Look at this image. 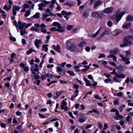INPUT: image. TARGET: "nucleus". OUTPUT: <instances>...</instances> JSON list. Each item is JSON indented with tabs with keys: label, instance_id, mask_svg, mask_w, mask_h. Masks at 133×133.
<instances>
[{
	"label": "nucleus",
	"instance_id": "nucleus-17",
	"mask_svg": "<svg viewBox=\"0 0 133 133\" xmlns=\"http://www.w3.org/2000/svg\"><path fill=\"white\" fill-rule=\"evenodd\" d=\"M102 3V2L99 1H98L95 3L94 5V8L95 9L96 8L97 6L101 4Z\"/></svg>",
	"mask_w": 133,
	"mask_h": 133
},
{
	"label": "nucleus",
	"instance_id": "nucleus-8",
	"mask_svg": "<svg viewBox=\"0 0 133 133\" xmlns=\"http://www.w3.org/2000/svg\"><path fill=\"white\" fill-rule=\"evenodd\" d=\"M115 68L117 70L122 71L125 70L127 68L125 66L119 65L116 66Z\"/></svg>",
	"mask_w": 133,
	"mask_h": 133
},
{
	"label": "nucleus",
	"instance_id": "nucleus-45",
	"mask_svg": "<svg viewBox=\"0 0 133 133\" xmlns=\"http://www.w3.org/2000/svg\"><path fill=\"white\" fill-rule=\"evenodd\" d=\"M121 19V18L119 17L117 15H116V20L117 22H118Z\"/></svg>",
	"mask_w": 133,
	"mask_h": 133
},
{
	"label": "nucleus",
	"instance_id": "nucleus-14",
	"mask_svg": "<svg viewBox=\"0 0 133 133\" xmlns=\"http://www.w3.org/2000/svg\"><path fill=\"white\" fill-rule=\"evenodd\" d=\"M63 92L62 91L61 92H56V94H55L53 95V97L55 99H56Z\"/></svg>",
	"mask_w": 133,
	"mask_h": 133
},
{
	"label": "nucleus",
	"instance_id": "nucleus-19",
	"mask_svg": "<svg viewBox=\"0 0 133 133\" xmlns=\"http://www.w3.org/2000/svg\"><path fill=\"white\" fill-rule=\"evenodd\" d=\"M53 24L55 26H57L58 28H61L62 26H61V24L58 22H54L53 23Z\"/></svg>",
	"mask_w": 133,
	"mask_h": 133
},
{
	"label": "nucleus",
	"instance_id": "nucleus-26",
	"mask_svg": "<svg viewBox=\"0 0 133 133\" xmlns=\"http://www.w3.org/2000/svg\"><path fill=\"white\" fill-rule=\"evenodd\" d=\"M40 13L39 12H37L36 13L35 15H34L32 17L35 18H38L40 17Z\"/></svg>",
	"mask_w": 133,
	"mask_h": 133
},
{
	"label": "nucleus",
	"instance_id": "nucleus-1",
	"mask_svg": "<svg viewBox=\"0 0 133 133\" xmlns=\"http://www.w3.org/2000/svg\"><path fill=\"white\" fill-rule=\"evenodd\" d=\"M66 49L71 52H74L77 54L79 52V49L76 45V44L71 41V39L67 40L66 42Z\"/></svg>",
	"mask_w": 133,
	"mask_h": 133
},
{
	"label": "nucleus",
	"instance_id": "nucleus-47",
	"mask_svg": "<svg viewBox=\"0 0 133 133\" xmlns=\"http://www.w3.org/2000/svg\"><path fill=\"white\" fill-rule=\"evenodd\" d=\"M88 77L89 79H91L92 81H94L93 77H92V75H88Z\"/></svg>",
	"mask_w": 133,
	"mask_h": 133
},
{
	"label": "nucleus",
	"instance_id": "nucleus-22",
	"mask_svg": "<svg viewBox=\"0 0 133 133\" xmlns=\"http://www.w3.org/2000/svg\"><path fill=\"white\" fill-rule=\"evenodd\" d=\"M71 12H66V15H65L64 16V17L65 18L66 21L68 20V19L69 17L68 16L71 15Z\"/></svg>",
	"mask_w": 133,
	"mask_h": 133
},
{
	"label": "nucleus",
	"instance_id": "nucleus-23",
	"mask_svg": "<svg viewBox=\"0 0 133 133\" xmlns=\"http://www.w3.org/2000/svg\"><path fill=\"white\" fill-rule=\"evenodd\" d=\"M73 5L71 2L68 1L63 4L64 5H67L69 6H71Z\"/></svg>",
	"mask_w": 133,
	"mask_h": 133
},
{
	"label": "nucleus",
	"instance_id": "nucleus-46",
	"mask_svg": "<svg viewBox=\"0 0 133 133\" xmlns=\"http://www.w3.org/2000/svg\"><path fill=\"white\" fill-rule=\"evenodd\" d=\"M117 77H113V79L114 81L116 82H120L118 79L117 78Z\"/></svg>",
	"mask_w": 133,
	"mask_h": 133
},
{
	"label": "nucleus",
	"instance_id": "nucleus-41",
	"mask_svg": "<svg viewBox=\"0 0 133 133\" xmlns=\"http://www.w3.org/2000/svg\"><path fill=\"white\" fill-rule=\"evenodd\" d=\"M3 8L5 10L7 11L10 10V8L9 9L7 5H6L4 6Z\"/></svg>",
	"mask_w": 133,
	"mask_h": 133
},
{
	"label": "nucleus",
	"instance_id": "nucleus-64",
	"mask_svg": "<svg viewBox=\"0 0 133 133\" xmlns=\"http://www.w3.org/2000/svg\"><path fill=\"white\" fill-rule=\"evenodd\" d=\"M40 77L38 75H35L34 77V78L35 79H38Z\"/></svg>",
	"mask_w": 133,
	"mask_h": 133
},
{
	"label": "nucleus",
	"instance_id": "nucleus-20",
	"mask_svg": "<svg viewBox=\"0 0 133 133\" xmlns=\"http://www.w3.org/2000/svg\"><path fill=\"white\" fill-rule=\"evenodd\" d=\"M116 76L118 78H124L125 77V75L123 74H116Z\"/></svg>",
	"mask_w": 133,
	"mask_h": 133
},
{
	"label": "nucleus",
	"instance_id": "nucleus-39",
	"mask_svg": "<svg viewBox=\"0 0 133 133\" xmlns=\"http://www.w3.org/2000/svg\"><path fill=\"white\" fill-rule=\"evenodd\" d=\"M79 121L80 123H82L85 121V119L83 118H80L79 119Z\"/></svg>",
	"mask_w": 133,
	"mask_h": 133
},
{
	"label": "nucleus",
	"instance_id": "nucleus-38",
	"mask_svg": "<svg viewBox=\"0 0 133 133\" xmlns=\"http://www.w3.org/2000/svg\"><path fill=\"white\" fill-rule=\"evenodd\" d=\"M83 79L84 81L86 83H90V81L88 80L87 78H86L85 77H84L83 78Z\"/></svg>",
	"mask_w": 133,
	"mask_h": 133
},
{
	"label": "nucleus",
	"instance_id": "nucleus-24",
	"mask_svg": "<svg viewBox=\"0 0 133 133\" xmlns=\"http://www.w3.org/2000/svg\"><path fill=\"white\" fill-rule=\"evenodd\" d=\"M21 9V7H19L17 5H13V6L12 10H15L16 11H18Z\"/></svg>",
	"mask_w": 133,
	"mask_h": 133
},
{
	"label": "nucleus",
	"instance_id": "nucleus-60",
	"mask_svg": "<svg viewBox=\"0 0 133 133\" xmlns=\"http://www.w3.org/2000/svg\"><path fill=\"white\" fill-rule=\"evenodd\" d=\"M4 80H8V81H10L11 80V77H6L4 79Z\"/></svg>",
	"mask_w": 133,
	"mask_h": 133
},
{
	"label": "nucleus",
	"instance_id": "nucleus-15",
	"mask_svg": "<svg viewBox=\"0 0 133 133\" xmlns=\"http://www.w3.org/2000/svg\"><path fill=\"white\" fill-rule=\"evenodd\" d=\"M131 25V24L130 23H128L127 24H125L123 25V27L126 29H128V28H130Z\"/></svg>",
	"mask_w": 133,
	"mask_h": 133
},
{
	"label": "nucleus",
	"instance_id": "nucleus-57",
	"mask_svg": "<svg viewBox=\"0 0 133 133\" xmlns=\"http://www.w3.org/2000/svg\"><path fill=\"white\" fill-rule=\"evenodd\" d=\"M34 86L36 88H39V87L40 84H35Z\"/></svg>",
	"mask_w": 133,
	"mask_h": 133
},
{
	"label": "nucleus",
	"instance_id": "nucleus-42",
	"mask_svg": "<svg viewBox=\"0 0 133 133\" xmlns=\"http://www.w3.org/2000/svg\"><path fill=\"white\" fill-rule=\"evenodd\" d=\"M123 31L122 30H119L116 33V34L114 36H117L120 34Z\"/></svg>",
	"mask_w": 133,
	"mask_h": 133
},
{
	"label": "nucleus",
	"instance_id": "nucleus-3",
	"mask_svg": "<svg viewBox=\"0 0 133 133\" xmlns=\"http://www.w3.org/2000/svg\"><path fill=\"white\" fill-rule=\"evenodd\" d=\"M132 43L129 41V39L126 38L124 39L123 43L120 45V46L121 47H124L127 46H130L132 45Z\"/></svg>",
	"mask_w": 133,
	"mask_h": 133
},
{
	"label": "nucleus",
	"instance_id": "nucleus-50",
	"mask_svg": "<svg viewBox=\"0 0 133 133\" xmlns=\"http://www.w3.org/2000/svg\"><path fill=\"white\" fill-rule=\"evenodd\" d=\"M39 115L41 118H44L45 117V115L41 114H39Z\"/></svg>",
	"mask_w": 133,
	"mask_h": 133
},
{
	"label": "nucleus",
	"instance_id": "nucleus-52",
	"mask_svg": "<svg viewBox=\"0 0 133 133\" xmlns=\"http://www.w3.org/2000/svg\"><path fill=\"white\" fill-rule=\"evenodd\" d=\"M125 105H123L122 106H121L119 109L120 112H122L123 110V107H125Z\"/></svg>",
	"mask_w": 133,
	"mask_h": 133
},
{
	"label": "nucleus",
	"instance_id": "nucleus-34",
	"mask_svg": "<svg viewBox=\"0 0 133 133\" xmlns=\"http://www.w3.org/2000/svg\"><path fill=\"white\" fill-rule=\"evenodd\" d=\"M42 1H43V3L44 4V5L45 6V7L46 5L50 3L49 1H46L45 0H42Z\"/></svg>",
	"mask_w": 133,
	"mask_h": 133
},
{
	"label": "nucleus",
	"instance_id": "nucleus-5",
	"mask_svg": "<svg viewBox=\"0 0 133 133\" xmlns=\"http://www.w3.org/2000/svg\"><path fill=\"white\" fill-rule=\"evenodd\" d=\"M114 10V7L111 6L105 9L104 10L103 12L106 14H110Z\"/></svg>",
	"mask_w": 133,
	"mask_h": 133
},
{
	"label": "nucleus",
	"instance_id": "nucleus-55",
	"mask_svg": "<svg viewBox=\"0 0 133 133\" xmlns=\"http://www.w3.org/2000/svg\"><path fill=\"white\" fill-rule=\"evenodd\" d=\"M24 70L25 71L27 72L29 70V68L28 67L25 66L24 67Z\"/></svg>",
	"mask_w": 133,
	"mask_h": 133
},
{
	"label": "nucleus",
	"instance_id": "nucleus-31",
	"mask_svg": "<svg viewBox=\"0 0 133 133\" xmlns=\"http://www.w3.org/2000/svg\"><path fill=\"white\" fill-rule=\"evenodd\" d=\"M68 74H70L71 76H74L75 75V74L73 71H72L68 70L67 71Z\"/></svg>",
	"mask_w": 133,
	"mask_h": 133
},
{
	"label": "nucleus",
	"instance_id": "nucleus-25",
	"mask_svg": "<svg viewBox=\"0 0 133 133\" xmlns=\"http://www.w3.org/2000/svg\"><path fill=\"white\" fill-rule=\"evenodd\" d=\"M48 44H44L42 46V48L43 49H44V50L45 52H46L48 51Z\"/></svg>",
	"mask_w": 133,
	"mask_h": 133
},
{
	"label": "nucleus",
	"instance_id": "nucleus-40",
	"mask_svg": "<svg viewBox=\"0 0 133 133\" xmlns=\"http://www.w3.org/2000/svg\"><path fill=\"white\" fill-rule=\"evenodd\" d=\"M105 55L104 54H100L98 57L99 58H105Z\"/></svg>",
	"mask_w": 133,
	"mask_h": 133
},
{
	"label": "nucleus",
	"instance_id": "nucleus-35",
	"mask_svg": "<svg viewBox=\"0 0 133 133\" xmlns=\"http://www.w3.org/2000/svg\"><path fill=\"white\" fill-rule=\"evenodd\" d=\"M126 121L128 122H129L130 121L132 120V118L129 115L126 118Z\"/></svg>",
	"mask_w": 133,
	"mask_h": 133
},
{
	"label": "nucleus",
	"instance_id": "nucleus-18",
	"mask_svg": "<svg viewBox=\"0 0 133 133\" xmlns=\"http://www.w3.org/2000/svg\"><path fill=\"white\" fill-rule=\"evenodd\" d=\"M109 31L108 29H105L102 34V36H104L105 35H109Z\"/></svg>",
	"mask_w": 133,
	"mask_h": 133
},
{
	"label": "nucleus",
	"instance_id": "nucleus-61",
	"mask_svg": "<svg viewBox=\"0 0 133 133\" xmlns=\"http://www.w3.org/2000/svg\"><path fill=\"white\" fill-rule=\"evenodd\" d=\"M66 11L65 10H63L61 12V13L62 15H66Z\"/></svg>",
	"mask_w": 133,
	"mask_h": 133
},
{
	"label": "nucleus",
	"instance_id": "nucleus-53",
	"mask_svg": "<svg viewBox=\"0 0 133 133\" xmlns=\"http://www.w3.org/2000/svg\"><path fill=\"white\" fill-rule=\"evenodd\" d=\"M94 97L97 99L100 100L101 99V98L99 97V95H94Z\"/></svg>",
	"mask_w": 133,
	"mask_h": 133
},
{
	"label": "nucleus",
	"instance_id": "nucleus-13",
	"mask_svg": "<svg viewBox=\"0 0 133 133\" xmlns=\"http://www.w3.org/2000/svg\"><path fill=\"white\" fill-rule=\"evenodd\" d=\"M86 45V43L85 41L80 42L77 46L79 48L83 47Z\"/></svg>",
	"mask_w": 133,
	"mask_h": 133
},
{
	"label": "nucleus",
	"instance_id": "nucleus-29",
	"mask_svg": "<svg viewBox=\"0 0 133 133\" xmlns=\"http://www.w3.org/2000/svg\"><path fill=\"white\" fill-rule=\"evenodd\" d=\"M30 14V10H27L26 11L25 13L24 16L25 17H27L29 16Z\"/></svg>",
	"mask_w": 133,
	"mask_h": 133
},
{
	"label": "nucleus",
	"instance_id": "nucleus-32",
	"mask_svg": "<svg viewBox=\"0 0 133 133\" xmlns=\"http://www.w3.org/2000/svg\"><path fill=\"white\" fill-rule=\"evenodd\" d=\"M116 116L114 117L116 120H119V119H122L123 118V116L121 115H116Z\"/></svg>",
	"mask_w": 133,
	"mask_h": 133
},
{
	"label": "nucleus",
	"instance_id": "nucleus-44",
	"mask_svg": "<svg viewBox=\"0 0 133 133\" xmlns=\"http://www.w3.org/2000/svg\"><path fill=\"white\" fill-rule=\"evenodd\" d=\"M10 40L11 41H13V42H15L16 41V38L14 37H10Z\"/></svg>",
	"mask_w": 133,
	"mask_h": 133
},
{
	"label": "nucleus",
	"instance_id": "nucleus-56",
	"mask_svg": "<svg viewBox=\"0 0 133 133\" xmlns=\"http://www.w3.org/2000/svg\"><path fill=\"white\" fill-rule=\"evenodd\" d=\"M109 63L111 65H112L114 66H116V63H115L114 62H109Z\"/></svg>",
	"mask_w": 133,
	"mask_h": 133
},
{
	"label": "nucleus",
	"instance_id": "nucleus-4",
	"mask_svg": "<svg viewBox=\"0 0 133 133\" xmlns=\"http://www.w3.org/2000/svg\"><path fill=\"white\" fill-rule=\"evenodd\" d=\"M65 28L64 26H62V27L57 29L55 27H52L50 29L51 31H57L59 32H63L65 30Z\"/></svg>",
	"mask_w": 133,
	"mask_h": 133
},
{
	"label": "nucleus",
	"instance_id": "nucleus-58",
	"mask_svg": "<svg viewBox=\"0 0 133 133\" xmlns=\"http://www.w3.org/2000/svg\"><path fill=\"white\" fill-rule=\"evenodd\" d=\"M77 28H74L72 29V33H75L77 31Z\"/></svg>",
	"mask_w": 133,
	"mask_h": 133
},
{
	"label": "nucleus",
	"instance_id": "nucleus-37",
	"mask_svg": "<svg viewBox=\"0 0 133 133\" xmlns=\"http://www.w3.org/2000/svg\"><path fill=\"white\" fill-rule=\"evenodd\" d=\"M41 30L40 31L41 32L45 34L47 33V30L45 29L41 28Z\"/></svg>",
	"mask_w": 133,
	"mask_h": 133
},
{
	"label": "nucleus",
	"instance_id": "nucleus-49",
	"mask_svg": "<svg viewBox=\"0 0 133 133\" xmlns=\"http://www.w3.org/2000/svg\"><path fill=\"white\" fill-rule=\"evenodd\" d=\"M79 68V67L78 66H74V68L76 69H77L76 70V71L77 72H78L80 71L79 69H78Z\"/></svg>",
	"mask_w": 133,
	"mask_h": 133
},
{
	"label": "nucleus",
	"instance_id": "nucleus-10",
	"mask_svg": "<svg viewBox=\"0 0 133 133\" xmlns=\"http://www.w3.org/2000/svg\"><path fill=\"white\" fill-rule=\"evenodd\" d=\"M42 41L41 39L38 40L36 39L34 41V44L36 46L38 49L39 48L40 46H39V44L41 43Z\"/></svg>",
	"mask_w": 133,
	"mask_h": 133
},
{
	"label": "nucleus",
	"instance_id": "nucleus-63",
	"mask_svg": "<svg viewBox=\"0 0 133 133\" xmlns=\"http://www.w3.org/2000/svg\"><path fill=\"white\" fill-rule=\"evenodd\" d=\"M73 87L74 88L77 89L79 88V86L78 84H75L74 85Z\"/></svg>",
	"mask_w": 133,
	"mask_h": 133
},
{
	"label": "nucleus",
	"instance_id": "nucleus-43",
	"mask_svg": "<svg viewBox=\"0 0 133 133\" xmlns=\"http://www.w3.org/2000/svg\"><path fill=\"white\" fill-rule=\"evenodd\" d=\"M57 71L60 72H61L63 71L62 68L60 66H58L57 67Z\"/></svg>",
	"mask_w": 133,
	"mask_h": 133
},
{
	"label": "nucleus",
	"instance_id": "nucleus-28",
	"mask_svg": "<svg viewBox=\"0 0 133 133\" xmlns=\"http://www.w3.org/2000/svg\"><path fill=\"white\" fill-rule=\"evenodd\" d=\"M125 12L124 11H123L121 12L119 14H117L118 16L119 17H120L121 18H122L123 16L125 14Z\"/></svg>",
	"mask_w": 133,
	"mask_h": 133
},
{
	"label": "nucleus",
	"instance_id": "nucleus-59",
	"mask_svg": "<svg viewBox=\"0 0 133 133\" xmlns=\"http://www.w3.org/2000/svg\"><path fill=\"white\" fill-rule=\"evenodd\" d=\"M114 104L115 105H118L119 104V103L118 100L116 99L115 100L114 102Z\"/></svg>",
	"mask_w": 133,
	"mask_h": 133
},
{
	"label": "nucleus",
	"instance_id": "nucleus-33",
	"mask_svg": "<svg viewBox=\"0 0 133 133\" xmlns=\"http://www.w3.org/2000/svg\"><path fill=\"white\" fill-rule=\"evenodd\" d=\"M101 29V28H100L98 30L94 35H92V37L94 38L96 37V36L99 34Z\"/></svg>",
	"mask_w": 133,
	"mask_h": 133
},
{
	"label": "nucleus",
	"instance_id": "nucleus-27",
	"mask_svg": "<svg viewBox=\"0 0 133 133\" xmlns=\"http://www.w3.org/2000/svg\"><path fill=\"white\" fill-rule=\"evenodd\" d=\"M35 50L33 49L32 48H31L29 49L27 52V55H29L32 52H35Z\"/></svg>",
	"mask_w": 133,
	"mask_h": 133
},
{
	"label": "nucleus",
	"instance_id": "nucleus-12",
	"mask_svg": "<svg viewBox=\"0 0 133 133\" xmlns=\"http://www.w3.org/2000/svg\"><path fill=\"white\" fill-rule=\"evenodd\" d=\"M67 105V103L64 100H63L61 103V109L62 110L64 109V107L66 106Z\"/></svg>",
	"mask_w": 133,
	"mask_h": 133
},
{
	"label": "nucleus",
	"instance_id": "nucleus-9",
	"mask_svg": "<svg viewBox=\"0 0 133 133\" xmlns=\"http://www.w3.org/2000/svg\"><path fill=\"white\" fill-rule=\"evenodd\" d=\"M119 52V49L117 48H115L113 50H111L110 51V53L112 54L117 55Z\"/></svg>",
	"mask_w": 133,
	"mask_h": 133
},
{
	"label": "nucleus",
	"instance_id": "nucleus-54",
	"mask_svg": "<svg viewBox=\"0 0 133 133\" xmlns=\"http://www.w3.org/2000/svg\"><path fill=\"white\" fill-rule=\"evenodd\" d=\"M104 128H103L104 130L106 129L108 127V124L105 123L104 124Z\"/></svg>",
	"mask_w": 133,
	"mask_h": 133
},
{
	"label": "nucleus",
	"instance_id": "nucleus-62",
	"mask_svg": "<svg viewBox=\"0 0 133 133\" xmlns=\"http://www.w3.org/2000/svg\"><path fill=\"white\" fill-rule=\"evenodd\" d=\"M85 49L87 51L89 52L90 51V48L89 47L87 46L85 48Z\"/></svg>",
	"mask_w": 133,
	"mask_h": 133
},
{
	"label": "nucleus",
	"instance_id": "nucleus-7",
	"mask_svg": "<svg viewBox=\"0 0 133 133\" xmlns=\"http://www.w3.org/2000/svg\"><path fill=\"white\" fill-rule=\"evenodd\" d=\"M91 15L92 17L97 18L101 17V15L99 12L97 11L93 12L92 13Z\"/></svg>",
	"mask_w": 133,
	"mask_h": 133
},
{
	"label": "nucleus",
	"instance_id": "nucleus-21",
	"mask_svg": "<svg viewBox=\"0 0 133 133\" xmlns=\"http://www.w3.org/2000/svg\"><path fill=\"white\" fill-rule=\"evenodd\" d=\"M89 12L87 11L84 12L83 15V16L84 18H86L89 16Z\"/></svg>",
	"mask_w": 133,
	"mask_h": 133
},
{
	"label": "nucleus",
	"instance_id": "nucleus-30",
	"mask_svg": "<svg viewBox=\"0 0 133 133\" xmlns=\"http://www.w3.org/2000/svg\"><path fill=\"white\" fill-rule=\"evenodd\" d=\"M54 75H52L51 74H45V77H48L49 78H52V76L54 77Z\"/></svg>",
	"mask_w": 133,
	"mask_h": 133
},
{
	"label": "nucleus",
	"instance_id": "nucleus-6",
	"mask_svg": "<svg viewBox=\"0 0 133 133\" xmlns=\"http://www.w3.org/2000/svg\"><path fill=\"white\" fill-rule=\"evenodd\" d=\"M120 56L123 62H125V64H128L130 63L129 61L130 58L125 57L124 56H123L121 55H120Z\"/></svg>",
	"mask_w": 133,
	"mask_h": 133
},
{
	"label": "nucleus",
	"instance_id": "nucleus-2",
	"mask_svg": "<svg viewBox=\"0 0 133 133\" xmlns=\"http://www.w3.org/2000/svg\"><path fill=\"white\" fill-rule=\"evenodd\" d=\"M13 23L16 27L17 28H19L20 30H23L24 27L25 26L26 23H22L21 21L19 19L18 22V23L19 25V26L17 23L16 20H14L13 22Z\"/></svg>",
	"mask_w": 133,
	"mask_h": 133
},
{
	"label": "nucleus",
	"instance_id": "nucleus-16",
	"mask_svg": "<svg viewBox=\"0 0 133 133\" xmlns=\"http://www.w3.org/2000/svg\"><path fill=\"white\" fill-rule=\"evenodd\" d=\"M133 20V16L129 15L126 18V21L128 22H130Z\"/></svg>",
	"mask_w": 133,
	"mask_h": 133
},
{
	"label": "nucleus",
	"instance_id": "nucleus-36",
	"mask_svg": "<svg viewBox=\"0 0 133 133\" xmlns=\"http://www.w3.org/2000/svg\"><path fill=\"white\" fill-rule=\"evenodd\" d=\"M127 38H128L129 39L131 40V41H133V36L132 35H129L128 36Z\"/></svg>",
	"mask_w": 133,
	"mask_h": 133
},
{
	"label": "nucleus",
	"instance_id": "nucleus-11",
	"mask_svg": "<svg viewBox=\"0 0 133 133\" xmlns=\"http://www.w3.org/2000/svg\"><path fill=\"white\" fill-rule=\"evenodd\" d=\"M52 48L53 49L55 50L57 52L60 53L61 52V51L60 50L61 49L59 45H57L56 47L55 45H53L52 46Z\"/></svg>",
	"mask_w": 133,
	"mask_h": 133
},
{
	"label": "nucleus",
	"instance_id": "nucleus-48",
	"mask_svg": "<svg viewBox=\"0 0 133 133\" xmlns=\"http://www.w3.org/2000/svg\"><path fill=\"white\" fill-rule=\"evenodd\" d=\"M73 25H69L67 26V29L68 30H70L72 29V28L73 27Z\"/></svg>",
	"mask_w": 133,
	"mask_h": 133
},
{
	"label": "nucleus",
	"instance_id": "nucleus-51",
	"mask_svg": "<svg viewBox=\"0 0 133 133\" xmlns=\"http://www.w3.org/2000/svg\"><path fill=\"white\" fill-rule=\"evenodd\" d=\"M107 25L110 27L112 25V23L111 21H108L107 23Z\"/></svg>",
	"mask_w": 133,
	"mask_h": 133
}]
</instances>
